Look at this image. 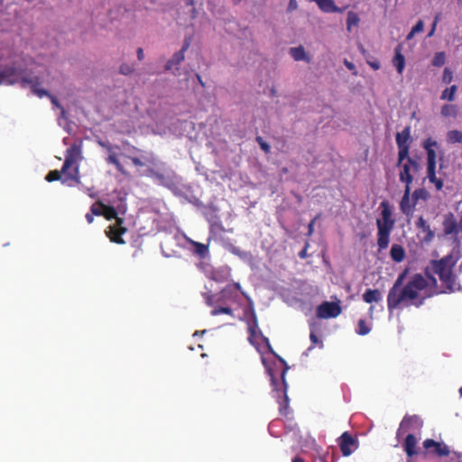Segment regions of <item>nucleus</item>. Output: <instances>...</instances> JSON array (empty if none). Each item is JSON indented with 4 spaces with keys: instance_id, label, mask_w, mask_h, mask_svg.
<instances>
[{
    "instance_id": "nucleus-1",
    "label": "nucleus",
    "mask_w": 462,
    "mask_h": 462,
    "mask_svg": "<svg viewBox=\"0 0 462 462\" xmlns=\"http://www.w3.org/2000/svg\"><path fill=\"white\" fill-rule=\"evenodd\" d=\"M457 259L452 255L448 254L439 261L433 263V270L439 275V279L447 283L448 287L450 288L452 280V267L456 264Z\"/></svg>"
},
{
    "instance_id": "nucleus-2",
    "label": "nucleus",
    "mask_w": 462,
    "mask_h": 462,
    "mask_svg": "<svg viewBox=\"0 0 462 462\" xmlns=\"http://www.w3.org/2000/svg\"><path fill=\"white\" fill-rule=\"evenodd\" d=\"M427 286L426 280L421 275H415L412 280L402 289L404 300H411L413 304L419 306L422 300H417L420 291Z\"/></svg>"
},
{
    "instance_id": "nucleus-3",
    "label": "nucleus",
    "mask_w": 462,
    "mask_h": 462,
    "mask_svg": "<svg viewBox=\"0 0 462 462\" xmlns=\"http://www.w3.org/2000/svg\"><path fill=\"white\" fill-rule=\"evenodd\" d=\"M20 82L22 87H27L29 78L23 75V71L14 66H7L0 70V85H14Z\"/></svg>"
},
{
    "instance_id": "nucleus-4",
    "label": "nucleus",
    "mask_w": 462,
    "mask_h": 462,
    "mask_svg": "<svg viewBox=\"0 0 462 462\" xmlns=\"http://www.w3.org/2000/svg\"><path fill=\"white\" fill-rule=\"evenodd\" d=\"M397 166L400 168V180L410 186L420 171V164L412 159H408L404 163L397 164Z\"/></svg>"
},
{
    "instance_id": "nucleus-5",
    "label": "nucleus",
    "mask_w": 462,
    "mask_h": 462,
    "mask_svg": "<svg viewBox=\"0 0 462 462\" xmlns=\"http://www.w3.org/2000/svg\"><path fill=\"white\" fill-rule=\"evenodd\" d=\"M381 207L383 208L382 217L376 220L378 231L391 232L394 225V220L391 217L392 212L386 202H382Z\"/></svg>"
},
{
    "instance_id": "nucleus-6",
    "label": "nucleus",
    "mask_w": 462,
    "mask_h": 462,
    "mask_svg": "<svg viewBox=\"0 0 462 462\" xmlns=\"http://www.w3.org/2000/svg\"><path fill=\"white\" fill-rule=\"evenodd\" d=\"M81 159H82L81 145H80V143H74L67 151V155H66L64 165L61 169V172L66 173L68 169L70 166H72L73 164H76Z\"/></svg>"
},
{
    "instance_id": "nucleus-7",
    "label": "nucleus",
    "mask_w": 462,
    "mask_h": 462,
    "mask_svg": "<svg viewBox=\"0 0 462 462\" xmlns=\"http://www.w3.org/2000/svg\"><path fill=\"white\" fill-rule=\"evenodd\" d=\"M402 277H400L394 283L393 287L391 289L388 294V307L389 309H393L397 307L399 303L404 301V295L402 290L400 289L402 284Z\"/></svg>"
},
{
    "instance_id": "nucleus-8",
    "label": "nucleus",
    "mask_w": 462,
    "mask_h": 462,
    "mask_svg": "<svg viewBox=\"0 0 462 462\" xmlns=\"http://www.w3.org/2000/svg\"><path fill=\"white\" fill-rule=\"evenodd\" d=\"M341 312V308L334 302H324L319 306L317 315L320 319L335 318Z\"/></svg>"
},
{
    "instance_id": "nucleus-9",
    "label": "nucleus",
    "mask_w": 462,
    "mask_h": 462,
    "mask_svg": "<svg viewBox=\"0 0 462 462\" xmlns=\"http://www.w3.org/2000/svg\"><path fill=\"white\" fill-rule=\"evenodd\" d=\"M411 195V186L405 185V190L403 197L400 203L401 210L403 214L406 216H411L413 212V208L415 205V202L413 199L411 200L410 198Z\"/></svg>"
},
{
    "instance_id": "nucleus-10",
    "label": "nucleus",
    "mask_w": 462,
    "mask_h": 462,
    "mask_svg": "<svg viewBox=\"0 0 462 462\" xmlns=\"http://www.w3.org/2000/svg\"><path fill=\"white\" fill-rule=\"evenodd\" d=\"M423 447L426 449L433 448V452L439 457H448L450 453L448 447L443 443L436 442L433 439H426L423 442Z\"/></svg>"
},
{
    "instance_id": "nucleus-11",
    "label": "nucleus",
    "mask_w": 462,
    "mask_h": 462,
    "mask_svg": "<svg viewBox=\"0 0 462 462\" xmlns=\"http://www.w3.org/2000/svg\"><path fill=\"white\" fill-rule=\"evenodd\" d=\"M434 146H437V142L431 139H427L423 143V147L427 151V168H430V170H432V168H436V152L433 149Z\"/></svg>"
},
{
    "instance_id": "nucleus-12",
    "label": "nucleus",
    "mask_w": 462,
    "mask_h": 462,
    "mask_svg": "<svg viewBox=\"0 0 462 462\" xmlns=\"http://www.w3.org/2000/svg\"><path fill=\"white\" fill-rule=\"evenodd\" d=\"M289 53L296 61H305L307 63L311 61L310 56L306 52L302 45L291 48Z\"/></svg>"
},
{
    "instance_id": "nucleus-13",
    "label": "nucleus",
    "mask_w": 462,
    "mask_h": 462,
    "mask_svg": "<svg viewBox=\"0 0 462 462\" xmlns=\"http://www.w3.org/2000/svg\"><path fill=\"white\" fill-rule=\"evenodd\" d=\"M340 439V448L343 455L349 456L352 453L350 446H353L356 440L347 432H344Z\"/></svg>"
},
{
    "instance_id": "nucleus-14",
    "label": "nucleus",
    "mask_w": 462,
    "mask_h": 462,
    "mask_svg": "<svg viewBox=\"0 0 462 462\" xmlns=\"http://www.w3.org/2000/svg\"><path fill=\"white\" fill-rule=\"evenodd\" d=\"M417 445L416 438L412 434H409L406 437L404 443V449L409 457L416 454L415 447Z\"/></svg>"
},
{
    "instance_id": "nucleus-15",
    "label": "nucleus",
    "mask_w": 462,
    "mask_h": 462,
    "mask_svg": "<svg viewBox=\"0 0 462 462\" xmlns=\"http://www.w3.org/2000/svg\"><path fill=\"white\" fill-rule=\"evenodd\" d=\"M416 226L420 229H421L425 234V237H424V240L429 242L432 239L433 237V232L430 230V226L426 223V221L423 219L422 217H420L417 223H416Z\"/></svg>"
},
{
    "instance_id": "nucleus-16",
    "label": "nucleus",
    "mask_w": 462,
    "mask_h": 462,
    "mask_svg": "<svg viewBox=\"0 0 462 462\" xmlns=\"http://www.w3.org/2000/svg\"><path fill=\"white\" fill-rule=\"evenodd\" d=\"M99 206L102 208V209H103V216L106 219L116 218L118 225H120L123 222L122 218L116 217V212L114 208L109 207V206H106L103 203H99Z\"/></svg>"
},
{
    "instance_id": "nucleus-17",
    "label": "nucleus",
    "mask_w": 462,
    "mask_h": 462,
    "mask_svg": "<svg viewBox=\"0 0 462 462\" xmlns=\"http://www.w3.org/2000/svg\"><path fill=\"white\" fill-rule=\"evenodd\" d=\"M185 58V54H183V51H178L173 54L171 59L168 60V62L165 65L166 70L172 69L174 65H179Z\"/></svg>"
},
{
    "instance_id": "nucleus-18",
    "label": "nucleus",
    "mask_w": 462,
    "mask_h": 462,
    "mask_svg": "<svg viewBox=\"0 0 462 462\" xmlns=\"http://www.w3.org/2000/svg\"><path fill=\"white\" fill-rule=\"evenodd\" d=\"M389 236H390V232L378 231L377 244H378L380 250L385 249L389 245V242H390Z\"/></svg>"
},
{
    "instance_id": "nucleus-19",
    "label": "nucleus",
    "mask_w": 462,
    "mask_h": 462,
    "mask_svg": "<svg viewBox=\"0 0 462 462\" xmlns=\"http://www.w3.org/2000/svg\"><path fill=\"white\" fill-rule=\"evenodd\" d=\"M391 256L396 262H401L404 258V250L398 245H393L391 248Z\"/></svg>"
},
{
    "instance_id": "nucleus-20",
    "label": "nucleus",
    "mask_w": 462,
    "mask_h": 462,
    "mask_svg": "<svg viewBox=\"0 0 462 462\" xmlns=\"http://www.w3.org/2000/svg\"><path fill=\"white\" fill-rule=\"evenodd\" d=\"M363 299L365 302H376L380 300V292L377 290H368L363 295Z\"/></svg>"
},
{
    "instance_id": "nucleus-21",
    "label": "nucleus",
    "mask_w": 462,
    "mask_h": 462,
    "mask_svg": "<svg viewBox=\"0 0 462 462\" xmlns=\"http://www.w3.org/2000/svg\"><path fill=\"white\" fill-rule=\"evenodd\" d=\"M410 138V127L407 126L402 132L397 133L396 143L398 146L407 145V141Z\"/></svg>"
},
{
    "instance_id": "nucleus-22",
    "label": "nucleus",
    "mask_w": 462,
    "mask_h": 462,
    "mask_svg": "<svg viewBox=\"0 0 462 462\" xmlns=\"http://www.w3.org/2000/svg\"><path fill=\"white\" fill-rule=\"evenodd\" d=\"M447 140L450 143H462V132L451 130L447 133Z\"/></svg>"
},
{
    "instance_id": "nucleus-23",
    "label": "nucleus",
    "mask_w": 462,
    "mask_h": 462,
    "mask_svg": "<svg viewBox=\"0 0 462 462\" xmlns=\"http://www.w3.org/2000/svg\"><path fill=\"white\" fill-rule=\"evenodd\" d=\"M186 239H187V241L189 244H191L192 245H194L196 247V251L195 252H196L197 254H199L201 257H204L207 254L208 249V246L206 245L195 242V241L191 240L189 237H186Z\"/></svg>"
},
{
    "instance_id": "nucleus-24",
    "label": "nucleus",
    "mask_w": 462,
    "mask_h": 462,
    "mask_svg": "<svg viewBox=\"0 0 462 462\" xmlns=\"http://www.w3.org/2000/svg\"><path fill=\"white\" fill-rule=\"evenodd\" d=\"M393 62V65L395 66L398 73L402 74L403 71V69H404V65H405V60H404L403 55L402 53H400L399 51H397Z\"/></svg>"
},
{
    "instance_id": "nucleus-25",
    "label": "nucleus",
    "mask_w": 462,
    "mask_h": 462,
    "mask_svg": "<svg viewBox=\"0 0 462 462\" xmlns=\"http://www.w3.org/2000/svg\"><path fill=\"white\" fill-rule=\"evenodd\" d=\"M359 17L358 15L354 12H348L347 13V19H346V29L348 32H351L353 26H357L359 23Z\"/></svg>"
},
{
    "instance_id": "nucleus-26",
    "label": "nucleus",
    "mask_w": 462,
    "mask_h": 462,
    "mask_svg": "<svg viewBox=\"0 0 462 462\" xmlns=\"http://www.w3.org/2000/svg\"><path fill=\"white\" fill-rule=\"evenodd\" d=\"M441 115L445 117H456L457 115V108L454 105H445L441 108Z\"/></svg>"
},
{
    "instance_id": "nucleus-27",
    "label": "nucleus",
    "mask_w": 462,
    "mask_h": 462,
    "mask_svg": "<svg viewBox=\"0 0 462 462\" xmlns=\"http://www.w3.org/2000/svg\"><path fill=\"white\" fill-rule=\"evenodd\" d=\"M398 147H399V152H398V163L397 164H402V163H404L405 161H407L408 159H411L409 157V146L402 145V146H398Z\"/></svg>"
},
{
    "instance_id": "nucleus-28",
    "label": "nucleus",
    "mask_w": 462,
    "mask_h": 462,
    "mask_svg": "<svg viewBox=\"0 0 462 462\" xmlns=\"http://www.w3.org/2000/svg\"><path fill=\"white\" fill-rule=\"evenodd\" d=\"M427 171L430 181L435 184L438 190L441 189L443 187V182L441 180L436 178L435 168H432V170H430V168H427Z\"/></svg>"
},
{
    "instance_id": "nucleus-29",
    "label": "nucleus",
    "mask_w": 462,
    "mask_h": 462,
    "mask_svg": "<svg viewBox=\"0 0 462 462\" xmlns=\"http://www.w3.org/2000/svg\"><path fill=\"white\" fill-rule=\"evenodd\" d=\"M446 62V54L443 51L437 52L432 60V65L435 67H441Z\"/></svg>"
},
{
    "instance_id": "nucleus-30",
    "label": "nucleus",
    "mask_w": 462,
    "mask_h": 462,
    "mask_svg": "<svg viewBox=\"0 0 462 462\" xmlns=\"http://www.w3.org/2000/svg\"><path fill=\"white\" fill-rule=\"evenodd\" d=\"M457 91V86H452L450 88L445 89L441 94V99H448L452 101L455 97V93Z\"/></svg>"
},
{
    "instance_id": "nucleus-31",
    "label": "nucleus",
    "mask_w": 462,
    "mask_h": 462,
    "mask_svg": "<svg viewBox=\"0 0 462 462\" xmlns=\"http://www.w3.org/2000/svg\"><path fill=\"white\" fill-rule=\"evenodd\" d=\"M107 161L109 162L115 164L118 171H120L123 173L125 172L123 166L116 159L115 152L112 151V148H109V156L107 158Z\"/></svg>"
},
{
    "instance_id": "nucleus-32",
    "label": "nucleus",
    "mask_w": 462,
    "mask_h": 462,
    "mask_svg": "<svg viewBox=\"0 0 462 462\" xmlns=\"http://www.w3.org/2000/svg\"><path fill=\"white\" fill-rule=\"evenodd\" d=\"M429 196V193L424 189H416L412 194V199L414 201H417L418 199H421L423 200H426Z\"/></svg>"
},
{
    "instance_id": "nucleus-33",
    "label": "nucleus",
    "mask_w": 462,
    "mask_h": 462,
    "mask_svg": "<svg viewBox=\"0 0 462 462\" xmlns=\"http://www.w3.org/2000/svg\"><path fill=\"white\" fill-rule=\"evenodd\" d=\"M29 81L30 82L27 83V86H30L32 88V90L34 94H36L39 97H42L44 95H49L46 90L36 88L35 84L33 83V81L32 79H29Z\"/></svg>"
},
{
    "instance_id": "nucleus-34",
    "label": "nucleus",
    "mask_w": 462,
    "mask_h": 462,
    "mask_svg": "<svg viewBox=\"0 0 462 462\" xmlns=\"http://www.w3.org/2000/svg\"><path fill=\"white\" fill-rule=\"evenodd\" d=\"M134 69L129 64H122L119 68V71L123 75H131Z\"/></svg>"
},
{
    "instance_id": "nucleus-35",
    "label": "nucleus",
    "mask_w": 462,
    "mask_h": 462,
    "mask_svg": "<svg viewBox=\"0 0 462 462\" xmlns=\"http://www.w3.org/2000/svg\"><path fill=\"white\" fill-rule=\"evenodd\" d=\"M60 178V171H50L47 176H46V180L48 181H52V180H57Z\"/></svg>"
},
{
    "instance_id": "nucleus-36",
    "label": "nucleus",
    "mask_w": 462,
    "mask_h": 462,
    "mask_svg": "<svg viewBox=\"0 0 462 462\" xmlns=\"http://www.w3.org/2000/svg\"><path fill=\"white\" fill-rule=\"evenodd\" d=\"M358 327H359V334L360 335H366L370 331L369 328L366 327V325L363 319L359 320Z\"/></svg>"
},
{
    "instance_id": "nucleus-37",
    "label": "nucleus",
    "mask_w": 462,
    "mask_h": 462,
    "mask_svg": "<svg viewBox=\"0 0 462 462\" xmlns=\"http://www.w3.org/2000/svg\"><path fill=\"white\" fill-rule=\"evenodd\" d=\"M99 203H101L100 201L94 204L92 207H91V212L93 215H97V216H100V215H103V209L102 208L99 206Z\"/></svg>"
},
{
    "instance_id": "nucleus-38",
    "label": "nucleus",
    "mask_w": 462,
    "mask_h": 462,
    "mask_svg": "<svg viewBox=\"0 0 462 462\" xmlns=\"http://www.w3.org/2000/svg\"><path fill=\"white\" fill-rule=\"evenodd\" d=\"M51 103L58 108H60V116L65 117V110L63 107H61L60 104L59 103L58 99L55 97L50 96Z\"/></svg>"
},
{
    "instance_id": "nucleus-39",
    "label": "nucleus",
    "mask_w": 462,
    "mask_h": 462,
    "mask_svg": "<svg viewBox=\"0 0 462 462\" xmlns=\"http://www.w3.org/2000/svg\"><path fill=\"white\" fill-rule=\"evenodd\" d=\"M256 140H257V142H258V143H259L260 147H261V148H262L265 152H270V145H269L266 142H264V141L263 140V138H262V137H257V139H256Z\"/></svg>"
},
{
    "instance_id": "nucleus-40",
    "label": "nucleus",
    "mask_w": 462,
    "mask_h": 462,
    "mask_svg": "<svg viewBox=\"0 0 462 462\" xmlns=\"http://www.w3.org/2000/svg\"><path fill=\"white\" fill-rule=\"evenodd\" d=\"M220 313L231 314L232 310H231V309L226 308V307H223V308L216 309V310H212V315H214V316L220 314Z\"/></svg>"
},
{
    "instance_id": "nucleus-41",
    "label": "nucleus",
    "mask_w": 462,
    "mask_h": 462,
    "mask_svg": "<svg viewBox=\"0 0 462 462\" xmlns=\"http://www.w3.org/2000/svg\"><path fill=\"white\" fill-rule=\"evenodd\" d=\"M424 23L421 20L418 21L416 25L411 29L413 32L418 33L423 31Z\"/></svg>"
},
{
    "instance_id": "nucleus-42",
    "label": "nucleus",
    "mask_w": 462,
    "mask_h": 462,
    "mask_svg": "<svg viewBox=\"0 0 462 462\" xmlns=\"http://www.w3.org/2000/svg\"><path fill=\"white\" fill-rule=\"evenodd\" d=\"M298 8L297 0H290L287 7L288 12H293Z\"/></svg>"
},
{
    "instance_id": "nucleus-43",
    "label": "nucleus",
    "mask_w": 462,
    "mask_h": 462,
    "mask_svg": "<svg viewBox=\"0 0 462 462\" xmlns=\"http://www.w3.org/2000/svg\"><path fill=\"white\" fill-rule=\"evenodd\" d=\"M443 80L446 82H450L452 80V73L447 68L444 69Z\"/></svg>"
},
{
    "instance_id": "nucleus-44",
    "label": "nucleus",
    "mask_w": 462,
    "mask_h": 462,
    "mask_svg": "<svg viewBox=\"0 0 462 462\" xmlns=\"http://www.w3.org/2000/svg\"><path fill=\"white\" fill-rule=\"evenodd\" d=\"M344 64L346 65V67L348 69L353 71L354 75H357V71L356 69V67H355V65L352 62L348 61L347 60H345Z\"/></svg>"
},
{
    "instance_id": "nucleus-45",
    "label": "nucleus",
    "mask_w": 462,
    "mask_h": 462,
    "mask_svg": "<svg viewBox=\"0 0 462 462\" xmlns=\"http://www.w3.org/2000/svg\"><path fill=\"white\" fill-rule=\"evenodd\" d=\"M368 63L374 69H379L380 68V63L378 61H370Z\"/></svg>"
},
{
    "instance_id": "nucleus-46",
    "label": "nucleus",
    "mask_w": 462,
    "mask_h": 462,
    "mask_svg": "<svg viewBox=\"0 0 462 462\" xmlns=\"http://www.w3.org/2000/svg\"><path fill=\"white\" fill-rule=\"evenodd\" d=\"M143 57H144L143 51L142 48H139L137 50V58L139 60H142L143 59Z\"/></svg>"
},
{
    "instance_id": "nucleus-47",
    "label": "nucleus",
    "mask_w": 462,
    "mask_h": 462,
    "mask_svg": "<svg viewBox=\"0 0 462 462\" xmlns=\"http://www.w3.org/2000/svg\"><path fill=\"white\" fill-rule=\"evenodd\" d=\"M69 178L70 179H74L78 182H79V169H78V167L75 168V174L74 175H70Z\"/></svg>"
},
{
    "instance_id": "nucleus-48",
    "label": "nucleus",
    "mask_w": 462,
    "mask_h": 462,
    "mask_svg": "<svg viewBox=\"0 0 462 462\" xmlns=\"http://www.w3.org/2000/svg\"><path fill=\"white\" fill-rule=\"evenodd\" d=\"M310 337L312 343L317 344L319 342L318 337L314 333H311Z\"/></svg>"
},
{
    "instance_id": "nucleus-49",
    "label": "nucleus",
    "mask_w": 462,
    "mask_h": 462,
    "mask_svg": "<svg viewBox=\"0 0 462 462\" xmlns=\"http://www.w3.org/2000/svg\"><path fill=\"white\" fill-rule=\"evenodd\" d=\"M455 226H456V225H455V224H452V226H447V227H446V233H447V234H450V233H452V232H453V229L455 228Z\"/></svg>"
},
{
    "instance_id": "nucleus-50",
    "label": "nucleus",
    "mask_w": 462,
    "mask_h": 462,
    "mask_svg": "<svg viewBox=\"0 0 462 462\" xmlns=\"http://www.w3.org/2000/svg\"><path fill=\"white\" fill-rule=\"evenodd\" d=\"M98 144L101 145L102 147L106 148L108 152H109V148H111L110 145H108L107 143L101 142V141H98Z\"/></svg>"
},
{
    "instance_id": "nucleus-51",
    "label": "nucleus",
    "mask_w": 462,
    "mask_h": 462,
    "mask_svg": "<svg viewBox=\"0 0 462 462\" xmlns=\"http://www.w3.org/2000/svg\"><path fill=\"white\" fill-rule=\"evenodd\" d=\"M435 29H436V22H434L433 24H432V28L430 29V33L428 35L429 37H431L433 35V33L435 32Z\"/></svg>"
},
{
    "instance_id": "nucleus-52",
    "label": "nucleus",
    "mask_w": 462,
    "mask_h": 462,
    "mask_svg": "<svg viewBox=\"0 0 462 462\" xmlns=\"http://www.w3.org/2000/svg\"><path fill=\"white\" fill-rule=\"evenodd\" d=\"M189 43L188 42H186L180 51H183V54H184L185 51H187V49L189 48Z\"/></svg>"
},
{
    "instance_id": "nucleus-53",
    "label": "nucleus",
    "mask_w": 462,
    "mask_h": 462,
    "mask_svg": "<svg viewBox=\"0 0 462 462\" xmlns=\"http://www.w3.org/2000/svg\"><path fill=\"white\" fill-rule=\"evenodd\" d=\"M313 225H314V220H312V221L309 224V234H310V235L313 232Z\"/></svg>"
},
{
    "instance_id": "nucleus-54",
    "label": "nucleus",
    "mask_w": 462,
    "mask_h": 462,
    "mask_svg": "<svg viewBox=\"0 0 462 462\" xmlns=\"http://www.w3.org/2000/svg\"><path fill=\"white\" fill-rule=\"evenodd\" d=\"M112 241L116 242V243H118V244H123L124 243V240L120 237H117V238H111Z\"/></svg>"
},
{
    "instance_id": "nucleus-55",
    "label": "nucleus",
    "mask_w": 462,
    "mask_h": 462,
    "mask_svg": "<svg viewBox=\"0 0 462 462\" xmlns=\"http://www.w3.org/2000/svg\"><path fill=\"white\" fill-rule=\"evenodd\" d=\"M86 218H87L88 223H92L93 222V216L91 214H87Z\"/></svg>"
},
{
    "instance_id": "nucleus-56",
    "label": "nucleus",
    "mask_w": 462,
    "mask_h": 462,
    "mask_svg": "<svg viewBox=\"0 0 462 462\" xmlns=\"http://www.w3.org/2000/svg\"><path fill=\"white\" fill-rule=\"evenodd\" d=\"M414 34H415V32H413V31L411 30V31L410 32V33L407 35V40H411V39H412V38H413V36H414Z\"/></svg>"
},
{
    "instance_id": "nucleus-57",
    "label": "nucleus",
    "mask_w": 462,
    "mask_h": 462,
    "mask_svg": "<svg viewBox=\"0 0 462 462\" xmlns=\"http://www.w3.org/2000/svg\"><path fill=\"white\" fill-rule=\"evenodd\" d=\"M133 162H134L135 165H141V164H142V162H140V160H139V159H137V158L133 159Z\"/></svg>"
},
{
    "instance_id": "nucleus-58",
    "label": "nucleus",
    "mask_w": 462,
    "mask_h": 462,
    "mask_svg": "<svg viewBox=\"0 0 462 462\" xmlns=\"http://www.w3.org/2000/svg\"><path fill=\"white\" fill-rule=\"evenodd\" d=\"M292 462H303V459L300 457H295Z\"/></svg>"
},
{
    "instance_id": "nucleus-59",
    "label": "nucleus",
    "mask_w": 462,
    "mask_h": 462,
    "mask_svg": "<svg viewBox=\"0 0 462 462\" xmlns=\"http://www.w3.org/2000/svg\"><path fill=\"white\" fill-rule=\"evenodd\" d=\"M235 287H236L237 290H240V289H241V286H240V284H239V283H236V284H235Z\"/></svg>"
},
{
    "instance_id": "nucleus-60",
    "label": "nucleus",
    "mask_w": 462,
    "mask_h": 462,
    "mask_svg": "<svg viewBox=\"0 0 462 462\" xmlns=\"http://www.w3.org/2000/svg\"><path fill=\"white\" fill-rule=\"evenodd\" d=\"M300 255L301 257H304V256H305V250L301 251V252L300 253Z\"/></svg>"
},
{
    "instance_id": "nucleus-61",
    "label": "nucleus",
    "mask_w": 462,
    "mask_h": 462,
    "mask_svg": "<svg viewBox=\"0 0 462 462\" xmlns=\"http://www.w3.org/2000/svg\"><path fill=\"white\" fill-rule=\"evenodd\" d=\"M197 78H198V79H199V82H200V84H201V85H203L200 76H199V75H197Z\"/></svg>"
},
{
    "instance_id": "nucleus-62",
    "label": "nucleus",
    "mask_w": 462,
    "mask_h": 462,
    "mask_svg": "<svg viewBox=\"0 0 462 462\" xmlns=\"http://www.w3.org/2000/svg\"><path fill=\"white\" fill-rule=\"evenodd\" d=\"M155 176H156L158 179L162 180V175H160V174L156 173V174H155Z\"/></svg>"
},
{
    "instance_id": "nucleus-63",
    "label": "nucleus",
    "mask_w": 462,
    "mask_h": 462,
    "mask_svg": "<svg viewBox=\"0 0 462 462\" xmlns=\"http://www.w3.org/2000/svg\"><path fill=\"white\" fill-rule=\"evenodd\" d=\"M439 14H438V15L435 17L434 22H436V23H438V21H439Z\"/></svg>"
},
{
    "instance_id": "nucleus-64",
    "label": "nucleus",
    "mask_w": 462,
    "mask_h": 462,
    "mask_svg": "<svg viewBox=\"0 0 462 462\" xmlns=\"http://www.w3.org/2000/svg\"><path fill=\"white\" fill-rule=\"evenodd\" d=\"M459 393L462 396V387L459 389Z\"/></svg>"
}]
</instances>
